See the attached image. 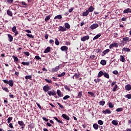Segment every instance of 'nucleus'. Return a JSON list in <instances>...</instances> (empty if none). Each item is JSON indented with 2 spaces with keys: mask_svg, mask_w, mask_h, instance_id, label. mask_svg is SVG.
I'll list each match as a JSON object with an SVG mask.
<instances>
[{
  "mask_svg": "<svg viewBox=\"0 0 131 131\" xmlns=\"http://www.w3.org/2000/svg\"><path fill=\"white\" fill-rule=\"evenodd\" d=\"M3 82L4 83H7V84H9L10 86H13L14 85V81H13L12 80H4Z\"/></svg>",
  "mask_w": 131,
  "mask_h": 131,
  "instance_id": "nucleus-1",
  "label": "nucleus"
},
{
  "mask_svg": "<svg viewBox=\"0 0 131 131\" xmlns=\"http://www.w3.org/2000/svg\"><path fill=\"white\" fill-rule=\"evenodd\" d=\"M112 86H114L113 88V91L114 92H116V90H117V88H118V86L117 84H116V81H113L112 84H111Z\"/></svg>",
  "mask_w": 131,
  "mask_h": 131,
  "instance_id": "nucleus-2",
  "label": "nucleus"
},
{
  "mask_svg": "<svg viewBox=\"0 0 131 131\" xmlns=\"http://www.w3.org/2000/svg\"><path fill=\"white\" fill-rule=\"evenodd\" d=\"M113 48H118V44L117 42H113L109 46V49H113Z\"/></svg>",
  "mask_w": 131,
  "mask_h": 131,
  "instance_id": "nucleus-3",
  "label": "nucleus"
},
{
  "mask_svg": "<svg viewBox=\"0 0 131 131\" xmlns=\"http://www.w3.org/2000/svg\"><path fill=\"white\" fill-rule=\"evenodd\" d=\"M12 32H14L15 36H16V35H18V31H17V28H16V26H14L12 28Z\"/></svg>",
  "mask_w": 131,
  "mask_h": 131,
  "instance_id": "nucleus-4",
  "label": "nucleus"
},
{
  "mask_svg": "<svg viewBox=\"0 0 131 131\" xmlns=\"http://www.w3.org/2000/svg\"><path fill=\"white\" fill-rule=\"evenodd\" d=\"M98 27H99V25L98 24H93L90 26V28L92 30L96 29V28H98Z\"/></svg>",
  "mask_w": 131,
  "mask_h": 131,
  "instance_id": "nucleus-5",
  "label": "nucleus"
},
{
  "mask_svg": "<svg viewBox=\"0 0 131 131\" xmlns=\"http://www.w3.org/2000/svg\"><path fill=\"white\" fill-rule=\"evenodd\" d=\"M48 94L49 96H56V92H55V91L52 90V91L48 92Z\"/></svg>",
  "mask_w": 131,
  "mask_h": 131,
  "instance_id": "nucleus-6",
  "label": "nucleus"
},
{
  "mask_svg": "<svg viewBox=\"0 0 131 131\" xmlns=\"http://www.w3.org/2000/svg\"><path fill=\"white\" fill-rule=\"evenodd\" d=\"M18 124L21 126V128H24V127L25 126V124H24V122H23V121H18Z\"/></svg>",
  "mask_w": 131,
  "mask_h": 131,
  "instance_id": "nucleus-7",
  "label": "nucleus"
},
{
  "mask_svg": "<svg viewBox=\"0 0 131 131\" xmlns=\"http://www.w3.org/2000/svg\"><path fill=\"white\" fill-rule=\"evenodd\" d=\"M50 90H51V89L48 85H46L43 88V91H44V92H48Z\"/></svg>",
  "mask_w": 131,
  "mask_h": 131,
  "instance_id": "nucleus-8",
  "label": "nucleus"
},
{
  "mask_svg": "<svg viewBox=\"0 0 131 131\" xmlns=\"http://www.w3.org/2000/svg\"><path fill=\"white\" fill-rule=\"evenodd\" d=\"M60 69V67L56 66L55 68L52 69L51 72H57Z\"/></svg>",
  "mask_w": 131,
  "mask_h": 131,
  "instance_id": "nucleus-9",
  "label": "nucleus"
},
{
  "mask_svg": "<svg viewBox=\"0 0 131 131\" xmlns=\"http://www.w3.org/2000/svg\"><path fill=\"white\" fill-rule=\"evenodd\" d=\"M88 39H90V36L89 35L83 36L81 38L82 41H85V40H88Z\"/></svg>",
  "mask_w": 131,
  "mask_h": 131,
  "instance_id": "nucleus-10",
  "label": "nucleus"
},
{
  "mask_svg": "<svg viewBox=\"0 0 131 131\" xmlns=\"http://www.w3.org/2000/svg\"><path fill=\"white\" fill-rule=\"evenodd\" d=\"M62 116L64 119H66V120H70V117H69L67 115L63 114L62 115Z\"/></svg>",
  "mask_w": 131,
  "mask_h": 131,
  "instance_id": "nucleus-11",
  "label": "nucleus"
},
{
  "mask_svg": "<svg viewBox=\"0 0 131 131\" xmlns=\"http://www.w3.org/2000/svg\"><path fill=\"white\" fill-rule=\"evenodd\" d=\"M111 111H110V109H106L105 111H102V113L103 114H110L111 113Z\"/></svg>",
  "mask_w": 131,
  "mask_h": 131,
  "instance_id": "nucleus-12",
  "label": "nucleus"
},
{
  "mask_svg": "<svg viewBox=\"0 0 131 131\" xmlns=\"http://www.w3.org/2000/svg\"><path fill=\"white\" fill-rule=\"evenodd\" d=\"M66 30H67V29H66V28H65V27L60 26L58 28V31H66Z\"/></svg>",
  "mask_w": 131,
  "mask_h": 131,
  "instance_id": "nucleus-13",
  "label": "nucleus"
},
{
  "mask_svg": "<svg viewBox=\"0 0 131 131\" xmlns=\"http://www.w3.org/2000/svg\"><path fill=\"white\" fill-rule=\"evenodd\" d=\"M60 50L62 51H66L67 52V51H68V47H67V46H62L60 48Z\"/></svg>",
  "mask_w": 131,
  "mask_h": 131,
  "instance_id": "nucleus-14",
  "label": "nucleus"
},
{
  "mask_svg": "<svg viewBox=\"0 0 131 131\" xmlns=\"http://www.w3.org/2000/svg\"><path fill=\"white\" fill-rule=\"evenodd\" d=\"M8 40L9 41H10V42H11V41H13V36H12V35L8 34Z\"/></svg>",
  "mask_w": 131,
  "mask_h": 131,
  "instance_id": "nucleus-15",
  "label": "nucleus"
},
{
  "mask_svg": "<svg viewBox=\"0 0 131 131\" xmlns=\"http://www.w3.org/2000/svg\"><path fill=\"white\" fill-rule=\"evenodd\" d=\"M51 52V48L50 47H48L44 51V54H47Z\"/></svg>",
  "mask_w": 131,
  "mask_h": 131,
  "instance_id": "nucleus-16",
  "label": "nucleus"
},
{
  "mask_svg": "<svg viewBox=\"0 0 131 131\" xmlns=\"http://www.w3.org/2000/svg\"><path fill=\"white\" fill-rule=\"evenodd\" d=\"M110 52V49H106L102 52V56H105L106 54H108Z\"/></svg>",
  "mask_w": 131,
  "mask_h": 131,
  "instance_id": "nucleus-17",
  "label": "nucleus"
},
{
  "mask_svg": "<svg viewBox=\"0 0 131 131\" xmlns=\"http://www.w3.org/2000/svg\"><path fill=\"white\" fill-rule=\"evenodd\" d=\"M124 14H127V13H130V9L127 8L123 11Z\"/></svg>",
  "mask_w": 131,
  "mask_h": 131,
  "instance_id": "nucleus-18",
  "label": "nucleus"
},
{
  "mask_svg": "<svg viewBox=\"0 0 131 131\" xmlns=\"http://www.w3.org/2000/svg\"><path fill=\"white\" fill-rule=\"evenodd\" d=\"M103 74H104V73H103V71H101L98 73L97 77H98V78H99L103 76Z\"/></svg>",
  "mask_w": 131,
  "mask_h": 131,
  "instance_id": "nucleus-19",
  "label": "nucleus"
},
{
  "mask_svg": "<svg viewBox=\"0 0 131 131\" xmlns=\"http://www.w3.org/2000/svg\"><path fill=\"white\" fill-rule=\"evenodd\" d=\"M94 10H95V8H93V6H90L87 11H88L89 12H92L94 11Z\"/></svg>",
  "mask_w": 131,
  "mask_h": 131,
  "instance_id": "nucleus-20",
  "label": "nucleus"
},
{
  "mask_svg": "<svg viewBox=\"0 0 131 131\" xmlns=\"http://www.w3.org/2000/svg\"><path fill=\"white\" fill-rule=\"evenodd\" d=\"M57 93L58 97H63V95L62 94V93H61V91H60L59 90H57Z\"/></svg>",
  "mask_w": 131,
  "mask_h": 131,
  "instance_id": "nucleus-21",
  "label": "nucleus"
},
{
  "mask_svg": "<svg viewBox=\"0 0 131 131\" xmlns=\"http://www.w3.org/2000/svg\"><path fill=\"white\" fill-rule=\"evenodd\" d=\"M125 90H126V91H130L131 90V86L129 84H127L125 86Z\"/></svg>",
  "mask_w": 131,
  "mask_h": 131,
  "instance_id": "nucleus-22",
  "label": "nucleus"
},
{
  "mask_svg": "<svg viewBox=\"0 0 131 131\" xmlns=\"http://www.w3.org/2000/svg\"><path fill=\"white\" fill-rule=\"evenodd\" d=\"M64 27H65L64 28H66H66L67 29H70V25H69V24H68L67 23H66L64 24Z\"/></svg>",
  "mask_w": 131,
  "mask_h": 131,
  "instance_id": "nucleus-23",
  "label": "nucleus"
},
{
  "mask_svg": "<svg viewBox=\"0 0 131 131\" xmlns=\"http://www.w3.org/2000/svg\"><path fill=\"white\" fill-rule=\"evenodd\" d=\"M22 64H23V65H24L25 66H29L30 62H29V61H27V62L23 61Z\"/></svg>",
  "mask_w": 131,
  "mask_h": 131,
  "instance_id": "nucleus-24",
  "label": "nucleus"
},
{
  "mask_svg": "<svg viewBox=\"0 0 131 131\" xmlns=\"http://www.w3.org/2000/svg\"><path fill=\"white\" fill-rule=\"evenodd\" d=\"M122 51L123 52H130V49L128 48H123Z\"/></svg>",
  "mask_w": 131,
  "mask_h": 131,
  "instance_id": "nucleus-25",
  "label": "nucleus"
},
{
  "mask_svg": "<svg viewBox=\"0 0 131 131\" xmlns=\"http://www.w3.org/2000/svg\"><path fill=\"white\" fill-rule=\"evenodd\" d=\"M112 123L113 124H114V125H118V122L116 120H113L112 122Z\"/></svg>",
  "mask_w": 131,
  "mask_h": 131,
  "instance_id": "nucleus-26",
  "label": "nucleus"
},
{
  "mask_svg": "<svg viewBox=\"0 0 131 131\" xmlns=\"http://www.w3.org/2000/svg\"><path fill=\"white\" fill-rule=\"evenodd\" d=\"M32 75H28L25 76L26 79H30V80H32Z\"/></svg>",
  "mask_w": 131,
  "mask_h": 131,
  "instance_id": "nucleus-27",
  "label": "nucleus"
},
{
  "mask_svg": "<svg viewBox=\"0 0 131 131\" xmlns=\"http://www.w3.org/2000/svg\"><path fill=\"white\" fill-rule=\"evenodd\" d=\"M7 14L9 16H11V17H12V16H13V13H12V11H10V10H7Z\"/></svg>",
  "mask_w": 131,
  "mask_h": 131,
  "instance_id": "nucleus-28",
  "label": "nucleus"
},
{
  "mask_svg": "<svg viewBox=\"0 0 131 131\" xmlns=\"http://www.w3.org/2000/svg\"><path fill=\"white\" fill-rule=\"evenodd\" d=\"M89 10H86L85 12H83L82 13V16H86L89 15Z\"/></svg>",
  "mask_w": 131,
  "mask_h": 131,
  "instance_id": "nucleus-29",
  "label": "nucleus"
},
{
  "mask_svg": "<svg viewBox=\"0 0 131 131\" xmlns=\"http://www.w3.org/2000/svg\"><path fill=\"white\" fill-rule=\"evenodd\" d=\"M12 58L14 59V62H18V61H19V59L17 56H12Z\"/></svg>",
  "mask_w": 131,
  "mask_h": 131,
  "instance_id": "nucleus-30",
  "label": "nucleus"
},
{
  "mask_svg": "<svg viewBox=\"0 0 131 131\" xmlns=\"http://www.w3.org/2000/svg\"><path fill=\"white\" fill-rule=\"evenodd\" d=\"M103 76H104V77H105L106 78H109L110 76H109V74L107 73L106 72L103 73Z\"/></svg>",
  "mask_w": 131,
  "mask_h": 131,
  "instance_id": "nucleus-31",
  "label": "nucleus"
},
{
  "mask_svg": "<svg viewBox=\"0 0 131 131\" xmlns=\"http://www.w3.org/2000/svg\"><path fill=\"white\" fill-rule=\"evenodd\" d=\"M93 127L94 128V129H98V128H99V125H97V123H95L93 124Z\"/></svg>",
  "mask_w": 131,
  "mask_h": 131,
  "instance_id": "nucleus-32",
  "label": "nucleus"
},
{
  "mask_svg": "<svg viewBox=\"0 0 131 131\" xmlns=\"http://www.w3.org/2000/svg\"><path fill=\"white\" fill-rule=\"evenodd\" d=\"M61 18H62V15H61V14L57 15L54 17L55 20H56V19H61Z\"/></svg>",
  "mask_w": 131,
  "mask_h": 131,
  "instance_id": "nucleus-33",
  "label": "nucleus"
},
{
  "mask_svg": "<svg viewBox=\"0 0 131 131\" xmlns=\"http://www.w3.org/2000/svg\"><path fill=\"white\" fill-rule=\"evenodd\" d=\"M120 61H121V62H124V61H125V58H124V57L123 56H120Z\"/></svg>",
  "mask_w": 131,
  "mask_h": 131,
  "instance_id": "nucleus-34",
  "label": "nucleus"
},
{
  "mask_svg": "<svg viewBox=\"0 0 131 131\" xmlns=\"http://www.w3.org/2000/svg\"><path fill=\"white\" fill-rule=\"evenodd\" d=\"M100 36H101V34H97L96 35L94 38H93V40H95L96 39H98V38H99V37H100Z\"/></svg>",
  "mask_w": 131,
  "mask_h": 131,
  "instance_id": "nucleus-35",
  "label": "nucleus"
},
{
  "mask_svg": "<svg viewBox=\"0 0 131 131\" xmlns=\"http://www.w3.org/2000/svg\"><path fill=\"white\" fill-rule=\"evenodd\" d=\"M2 89L3 91H5V92H7V93H9L10 92L9 91V89L7 87H2Z\"/></svg>",
  "mask_w": 131,
  "mask_h": 131,
  "instance_id": "nucleus-36",
  "label": "nucleus"
},
{
  "mask_svg": "<svg viewBox=\"0 0 131 131\" xmlns=\"http://www.w3.org/2000/svg\"><path fill=\"white\" fill-rule=\"evenodd\" d=\"M99 105H100L101 106H104V105H105V101H100L99 103Z\"/></svg>",
  "mask_w": 131,
  "mask_h": 131,
  "instance_id": "nucleus-37",
  "label": "nucleus"
},
{
  "mask_svg": "<svg viewBox=\"0 0 131 131\" xmlns=\"http://www.w3.org/2000/svg\"><path fill=\"white\" fill-rule=\"evenodd\" d=\"M66 74V72H62L61 74H58V77H62V76H64Z\"/></svg>",
  "mask_w": 131,
  "mask_h": 131,
  "instance_id": "nucleus-38",
  "label": "nucleus"
},
{
  "mask_svg": "<svg viewBox=\"0 0 131 131\" xmlns=\"http://www.w3.org/2000/svg\"><path fill=\"white\" fill-rule=\"evenodd\" d=\"M106 60H102L100 62V64H101V65H106Z\"/></svg>",
  "mask_w": 131,
  "mask_h": 131,
  "instance_id": "nucleus-39",
  "label": "nucleus"
},
{
  "mask_svg": "<svg viewBox=\"0 0 131 131\" xmlns=\"http://www.w3.org/2000/svg\"><path fill=\"white\" fill-rule=\"evenodd\" d=\"M117 112H121V111H123V108L122 107L118 108L116 110Z\"/></svg>",
  "mask_w": 131,
  "mask_h": 131,
  "instance_id": "nucleus-40",
  "label": "nucleus"
},
{
  "mask_svg": "<svg viewBox=\"0 0 131 131\" xmlns=\"http://www.w3.org/2000/svg\"><path fill=\"white\" fill-rule=\"evenodd\" d=\"M55 45L56 46H59L60 45V42L57 38H55Z\"/></svg>",
  "mask_w": 131,
  "mask_h": 131,
  "instance_id": "nucleus-41",
  "label": "nucleus"
},
{
  "mask_svg": "<svg viewBox=\"0 0 131 131\" xmlns=\"http://www.w3.org/2000/svg\"><path fill=\"white\" fill-rule=\"evenodd\" d=\"M98 124H100V125H103V124H104V122L101 120H99L98 121Z\"/></svg>",
  "mask_w": 131,
  "mask_h": 131,
  "instance_id": "nucleus-42",
  "label": "nucleus"
},
{
  "mask_svg": "<svg viewBox=\"0 0 131 131\" xmlns=\"http://www.w3.org/2000/svg\"><path fill=\"white\" fill-rule=\"evenodd\" d=\"M94 81L95 82H96V83H98V82H100L101 81V79L100 78L95 79Z\"/></svg>",
  "mask_w": 131,
  "mask_h": 131,
  "instance_id": "nucleus-43",
  "label": "nucleus"
},
{
  "mask_svg": "<svg viewBox=\"0 0 131 131\" xmlns=\"http://www.w3.org/2000/svg\"><path fill=\"white\" fill-rule=\"evenodd\" d=\"M12 119H13V118H12V117H10L7 119V121L8 123H10V122H11V121H12Z\"/></svg>",
  "mask_w": 131,
  "mask_h": 131,
  "instance_id": "nucleus-44",
  "label": "nucleus"
},
{
  "mask_svg": "<svg viewBox=\"0 0 131 131\" xmlns=\"http://www.w3.org/2000/svg\"><path fill=\"white\" fill-rule=\"evenodd\" d=\"M125 97L126 99H131V94H127V95H125Z\"/></svg>",
  "mask_w": 131,
  "mask_h": 131,
  "instance_id": "nucleus-45",
  "label": "nucleus"
},
{
  "mask_svg": "<svg viewBox=\"0 0 131 131\" xmlns=\"http://www.w3.org/2000/svg\"><path fill=\"white\" fill-rule=\"evenodd\" d=\"M50 19H51V16H50V15H48V16H46V17L45 18V21H49V20H50Z\"/></svg>",
  "mask_w": 131,
  "mask_h": 131,
  "instance_id": "nucleus-46",
  "label": "nucleus"
},
{
  "mask_svg": "<svg viewBox=\"0 0 131 131\" xmlns=\"http://www.w3.org/2000/svg\"><path fill=\"white\" fill-rule=\"evenodd\" d=\"M26 35H27V36H28V37H30L31 38H34V36H33V35H32L31 34H27Z\"/></svg>",
  "mask_w": 131,
  "mask_h": 131,
  "instance_id": "nucleus-47",
  "label": "nucleus"
},
{
  "mask_svg": "<svg viewBox=\"0 0 131 131\" xmlns=\"http://www.w3.org/2000/svg\"><path fill=\"white\" fill-rule=\"evenodd\" d=\"M69 98H70L69 95H66L63 98V100H67V99H69Z\"/></svg>",
  "mask_w": 131,
  "mask_h": 131,
  "instance_id": "nucleus-48",
  "label": "nucleus"
},
{
  "mask_svg": "<svg viewBox=\"0 0 131 131\" xmlns=\"http://www.w3.org/2000/svg\"><path fill=\"white\" fill-rule=\"evenodd\" d=\"M81 96H82V92H79L78 94V98H81Z\"/></svg>",
  "mask_w": 131,
  "mask_h": 131,
  "instance_id": "nucleus-49",
  "label": "nucleus"
},
{
  "mask_svg": "<svg viewBox=\"0 0 131 131\" xmlns=\"http://www.w3.org/2000/svg\"><path fill=\"white\" fill-rule=\"evenodd\" d=\"M108 107L110 108H113L114 107V105H113V104H112V103H110L108 104Z\"/></svg>",
  "mask_w": 131,
  "mask_h": 131,
  "instance_id": "nucleus-50",
  "label": "nucleus"
},
{
  "mask_svg": "<svg viewBox=\"0 0 131 131\" xmlns=\"http://www.w3.org/2000/svg\"><path fill=\"white\" fill-rule=\"evenodd\" d=\"M88 94L89 95H90V96H91L92 97H94V93H93V92H88Z\"/></svg>",
  "mask_w": 131,
  "mask_h": 131,
  "instance_id": "nucleus-51",
  "label": "nucleus"
},
{
  "mask_svg": "<svg viewBox=\"0 0 131 131\" xmlns=\"http://www.w3.org/2000/svg\"><path fill=\"white\" fill-rule=\"evenodd\" d=\"M128 39H129V38L128 37H124L123 38V40L124 41H128Z\"/></svg>",
  "mask_w": 131,
  "mask_h": 131,
  "instance_id": "nucleus-52",
  "label": "nucleus"
},
{
  "mask_svg": "<svg viewBox=\"0 0 131 131\" xmlns=\"http://www.w3.org/2000/svg\"><path fill=\"white\" fill-rule=\"evenodd\" d=\"M64 89H66L67 91H70V88L67 85L64 86Z\"/></svg>",
  "mask_w": 131,
  "mask_h": 131,
  "instance_id": "nucleus-53",
  "label": "nucleus"
},
{
  "mask_svg": "<svg viewBox=\"0 0 131 131\" xmlns=\"http://www.w3.org/2000/svg\"><path fill=\"white\" fill-rule=\"evenodd\" d=\"M46 81L47 82H48V83H52V80H49L48 79H45Z\"/></svg>",
  "mask_w": 131,
  "mask_h": 131,
  "instance_id": "nucleus-54",
  "label": "nucleus"
},
{
  "mask_svg": "<svg viewBox=\"0 0 131 131\" xmlns=\"http://www.w3.org/2000/svg\"><path fill=\"white\" fill-rule=\"evenodd\" d=\"M24 54L26 55V56H29V55H30V53H29L28 52H24Z\"/></svg>",
  "mask_w": 131,
  "mask_h": 131,
  "instance_id": "nucleus-55",
  "label": "nucleus"
},
{
  "mask_svg": "<svg viewBox=\"0 0 131 131\" xmlns=\"http://www.w3.org/2000/svg\"><path fill=\"white\" fill-rule=\"evenodd\" d=\"M117 36H118V34H117V33H114V37L115 38H116V37H117Z\"/></svg>",
  "mask_w": 131,
  "mask_h": 131,
  "instance_id": "nucleus-56",
  "label": "nucleus"
},
{
  "mask_svg": "<svg viewBox=\"0 0 131 131\" xmlns=\"http://www.w3.org/2000/svg\"><path fill=\"white\" fill-rule=\"evenodd\" d=\"M35 58L36 59V60H41V58L38 56H36Z\"/></svg>",
  "mask_w": 131,
  "mask_h": 131,
  "instance_id": "nucleus-57",
  "label": "nucleus"
},
{
  "mask_svg": "<svg viewBox=\"0 0 131 131\" xmlns=\"http://www.w3.org/2000/svg\"><path fill=\"white\" fill-rule=\"evenodd\" d=\"M57 104L59 106L60 108H61L62 109L64 108V106L62 105V104H60V103H57Z\"/></svg>",
  "mask_w": 131,
  "mask_h": 131,
  "instance_id": "nucleus-58",
  "label": "nucleus"
},
{
  "mask_svg": "<svg viewBox=\"0 0 131 131\" xmlns=\"http://www.w3.org/2000/svg\"><path fill=\"white\" fill-rule=\"evenodd\" d=\"M113 74H115V75L118 74V71H117L116 70L114 71H113Z\"/></svg>",
  "mask_w": 131,
  "mask_h": 131,
  "instance_id": "nucleus-59",
  "label": "nucleus"
},
{
  "mask_svg": "<svg viewBox=\"0 0 131 131\" xmlns=\"http://www.w3.org/2000/svg\"><path fill=\"white\" fill-rule=\"evenodd\" d=\"M74 76L76 78H78L79 75L77 73H75Z\"/></svg>",
  "mask_w": 131,
  "mask_h": 131,
  "instance_id": "nucleus-60",
  "label": "nucleus"
},
{
  "mask_svg": "<svg viewBox=\"0 0 131 131\" xmlns=\"http://www.w3.org/2000/svg\"><path fill=\"white\" fill-rule=\"evenodd\" d=\"M7 2L8 4H12V3H13V0H7Z\"/></svg>",
  "mask_w": 131,
  "mask_h": 131,
  "instance_id": "nucleus-61",
  "label": "nucleus"
},
{
  "mask_svg": "<svg viewBox=\"0 0 131 131\" xmlns=\"http://www.w3.org/2000/svg\"><path fill=\"white\" fill-rule=\"evenodd\" d=\"M36 104L37 106H38V108H39V109H41V106H40L38 103L36 102Z\"/></svg>",
  "mask_w": 131,
  "mask_h": 131,
  "instance_id": "nucleus-62",
  "label": "nucleus"
},
{
  "mask_svg": "<svg viewBox=\"0 0 131 131\" xmlns=\"http://www.w3.org/2000/svg\"><path fill=\"white\" fill-rule=\"evenodd\" d=\"M9 127H10V128H13L14 127V126H13V124H12V123H10L9 124Z\"/></svg>",
  "mask_w": 131,
  "mask_h": 131,
  "instance_id": "nucleus-63",
  "label": "nucleus"
},
{
  "mask_svg": "<svg viewBox=\"0 0 131 131\" xmlns=\"http://www.w3.org/2000/svg\"><path fill=\"white\" fill-rule=\"evenodd\" d=\"M49 42L50 43H54L55 42L54 41V40L53 39H50V41H49Z\"/></svg>",
  "mask_w": 131,
  "mask_h": 131,
  "instance_id": "nucleus-64",
  "label": "nucleus"
}]
</instances>
